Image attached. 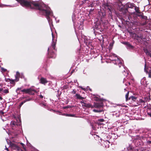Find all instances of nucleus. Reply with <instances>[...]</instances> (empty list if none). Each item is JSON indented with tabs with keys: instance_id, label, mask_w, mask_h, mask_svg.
Segmentation results:
<instances>
[{
	"instance_id": "obj_50",
	"label": "nucleus",
	"mask_w": 151,
	"mask_h": 151,
	"mask_svg": "<svg viewBox=\"0 0 151 151\" xmlns=\"http://www.w3.org/2000/svg\"><path fill=\"white\" fill-rule=\"evenodd\" d=\"M10 6V7H14V6Z\"/></svg>"
},
{
	"instance_id": "obj_9",
	"label": "nucleus",
	"mask_w": 151,
	"mask_h": 151,
	"mask_svg": "<svg viewBox=\"0 0 151 151\" xmlns=\"http://www.w3.org/2000/svg\"><path fill=\"white\" fill-rule=\"evenodd\" d=\"M122 43L126 45V47L127 49L129 50H130L132 49V45L129 42H124Z\"/></svg>"
},
{
	"instance_id": "obj_45",
	"label": "nucleus",
	"mask_w": 151,
	"mask_h": 151,
	"mask_svg": "<svg viewBox=\"0 0 151 151\" xmlns=\"http://www.w3.org/2000/svg\"><path fill=\"white\" fill-rule=\"evenodd\" d=\"M148 143L149 144H151V141H149L148 142Z\"/></svg>"
},
{
	"instance_id": "obj_35",
	"label": "nucleus",
	"mask_w": 151,
	"mask_h": 151,
	"mask_svg": "<svg viewBox=\"0 0 151 151\" xmlns=\"http://www.w3.org/2000/svg\"><path fill=\"white\" fill-rule=\"evenodd\" d=\"M139 101L141 103H145V101L141 99H139Z\"/></svg>"
},
{
	"instance_id": "obj_16",
	"label": "nucleus",
	"mask_w": 151,
	"mask_h": 151,
	"mask_svg": "<svg viewBox=\"0 0 151 151\" xmlns=\"http://www.w3.org/2000/svg\"><path fill=\"white\" fill-rule=\"evenodd\" d=\"M75 96L76 97V98L77 99H85L84 98L82 97L79 94H76Z\"/></svg>"
},
{
	"instance_id": "obj_51",
	"label": "nucleus",
	"mask_w": 151,
	"mask_h": 151,
	"mask_svg": "<svg viewBox=\"0 0 151 151\" xmlns=\"http://www.w3.org/2000/svg\"><path fill=\"white\" fill-rule=\"evenodd\" d=\"M89 90H90V91H91V89H90V88H89Z\"/></svg>"
},
{
	"instance_id": "obj_54",
	"label": "nucleus",
	"mask_w": 151,
	"mask_h": 151,
	"mask_svg": "<svg viewBox=\"0 0 151 151\" xmlns=\"http://www.w3.org/2000/svg\"><path fill=\"white\" fill-rule=\"evenodd\" d=\"M125 85L127 86V84L126 83H125Z\"/></svg>"
},
{
	"instance_id": "obj_30",
	"label": "nucleus",
	"mask_w": 151,
	"mask_h": 151,
	"mask_svg": "<svg viewBox=\"0 0 151 151\" xmlns=\"http://www.w3.org/2000/svg\"><path fill=\"white\" fill-rule=\"evenodd\" d=\"M127 5L128 6V7L129 8H132V5L131 4H127Z\"/></svg>"
},
{
	"instance_id": "obj_22",
	"label": "nucleus",
	"mask_w": 151,
	"mask_h": 151,
	"mask_svg": "<svg viewBox=\"0 0 151 151\" xmlns=\"http://www.w3.org/2000/svg\"><path fill=\"white\" fill-rule=\"evenodd\" d=\"M102 110H96V109H93V111L95 112H101L102 111Z\"/></svg>"
},
{
	"instance_id": "obj_23",
	"label": "nucleus",
	"mask_w": 151,
	"mask_h": 151,
	"mask_svg": "<svg viewBox=\"0 0 151 151\" xmlns=\"http://www.w3.org/2000/svg\"><path fill=\"white\" fill-rule=\"evenodd\" d=\"M78 28L80 29H83V27L82 24H80V25L78 27Z\"/></svg>"
},
{
	"instance_id": "obj_47",
	"label": "nucleus",
	"mask_w": 151,
	"mask_h": 151,
	"mask_svg": "<svg viewBox=\"0 0 151 151\" xmlns=\"http://www.w3.org/2000/svg\"><path fill=\"white\" fill-rule=\"evenodd\" d=\"M6 150H7V151H8V148H7L6 147Z\"/></svg>"
},
{
	"instance_id": "obj_6",
	"label": "nucleus",
	"mask_w": 151,
	"mask_h": 151,
	"mask_svg": "<svg viewBox=\"0 0 151 151\" xmlns=\"http://www.w3.org/2000/svg\"><path fill=\"white\" fill-rule=\"evenodd\" d=\"M99 14L100 15L101 14V21L102 22V23L103 24H106L107 23H108V21L107 20H106L105 22H103L105 16L106 15V14L105 12H100L99 13Z\"/></svg>"
},
{
	"instance_id": "obj_41",
	"label": "nucleus",
	"mask_w": 151,
	"mask_h": 151,
	"mask_svg": "<svg viewBox=\"0 0 151 151\" xmlns=\"http://www.w3.org/2000/svg\"><path fill=\"white\" fill-rule=\"evenodd\" d=\"M147 114L149 115L150 117H151V113L148 112L147 113Z\"/></svg>"
},
{
	"instance_id": "obj_11",
	"label": "nucleus",
	"mask_w": 151,
	"mask_h": 151,
	"mask_svg": "<svg viewBox=\"0 0 151 151\" xmlns=\"http://www.w3.org/2000/svg\"><path fill=\"white\" fill-rule=\"evenodd\" d=\"M121 71H122L123 74L124 76H127L128 73L126 68L124 66H122V68H121Z\"/></svg>"
},
{
	"instance_id": "obj_18",
	"label": "nucleus",
	"mask_w": 151,
	"mask_h": 151,
	"mask_svg": "<svg viewBox=\"0 0 151 151\" xmlns=\"http://www.w3.org/2000/svg\"><path fill=\"white\" fill-rule=\"evenodd\" d=\"M133 95H133V101H136L137 99L138 98V96L137 94L134 93Z\"/></svg>"
},
{
	"instance_id": "obj_44",
	"label": "nucleus",
	"mask_w": 151,
	"mask_h": 151,
	"mask_svg": "<svg viewBox=\"0 0 151 151\" xmlns=\"http://www.w3.org/2000/svg\"><path fill=\"white\" fill-rule=\"evenodd\" d=\"M39 96L41 98H43V96L42 95H40Z\"/></svg>"
},
{
	"instance_id": "obj_53",
	"label": "nucleus",
	"mask_w": 151,
	"mask_h": 151,
	"mask_svg": "<svg viewBox=\"0 0 151 151\" xmlns=\"http://www.w3.org/2000/svg\"><path fill=\"white\" fill-rule=\"evenodd\" d=\"M125 80V79L124 78V79L123 83H124V81Z\"/></svg>"
},
{
	"instance_id": "obj_36",
	"label": "nucleus",
	"mask_w": 151,
	"mask_h": 151,
	"mask_svg": "<svg viewBox=\"0 0 151 151\" xmlns=\"http://www.w3.org/2000/svg\"><path fill=\"white\" fill-rule=\"evenodd\" d=\"M63 115H64L65 116H69V114H64Z\"/></svg>"
},
{
	"instance_id": "obj_37",
	"label": "nucleus",
	"mask_w": 151,
	"mask_h": 151,
	"mask_svg": "<svg viewBox=\"0 0 151 151\" xmlns=\"http://www.w3.org/2000/svg\"><path fill=\"white\" fill-rule=\"evenodd\" d=\"M21 88H18L16 90V91L18 93V91L21 89Z\"/></svg>"
},
{
	"instance_id": "obj_42",
	"label": "nucleus",
	"mask_w": 151,
	"mask_h": 151,
	"mask_svg": "<svg viewBox=\"0 0 151 151\" xmlns=\"http://www.w3.org/2000/svg\"><path fill=\"white\" fill-rule=\"evenodd\" d=\"M69 115H70L69 116L73 117L74 116V114H69Z\"/></svg>"
},
{
	"instance_id": "obj_55",
	"label": "nucleus",
	"mask_w": 151,
	"mask_h": 151,
	"mask_svg": "<svg viewBox=\"0 0 151 151\" xmlns=\"http://www.w3.org/2000/svg\"><path fill=\"white\" fill-rule=\"evenodd\" d=\"M49 50V48H48V51Z\"/></svg>"
},
{
	"instance_id": "obj_12",
	"label": "nucleus",
	"mask_w": 151,
	"mask_h": 151,
	"mask_svg": "<svg viewBox=\"0 0 151 151\" xmlns=\"http://www.w3.org/2000/svg\"><path fill=\"white\" fill-rule=\"evenodd\" d=\"M103 103L102 102L94 103L93 105L94 107L96 108H100L102 107Z\"/></svg>"
},
{
	"instance_id": "obj_1",
	"label": "nucleus",
	"mask_w": 151,
	"mask_h": 151,
	"mask_svg": "<svg viewBox=\"0 0 151 151\" xmlns=\"http://www.w3.org/2000/svg\"><path fill=\"white\" fill-rule=\"evenodd\" d=\"M19 2L21 5L31 9H35L39 10L40 12L45 15L51 27L52 21L49 16H52V13L50 8L41 1H33L24 0H16Z\"/></svg>"
},
{
	"instance_id": "obj_7",
	"label": "nucleus",
	"mask_w": 151,
	"mask_h": 151,
	"mask_svg": "<svg viewBox=\"0 0 151 151\" xmlns=\"http://www.w3.org/2000/svg\"><path fill=\"white\" fill-rule=\"evenodd\" d=\"M144 71L147 74H148V77L151 78V70H148V68L146 67V64L145 63V65Z\"/></svg>"
},
{
	"instance_id": "obj_4",
	"label": "nucleus",
	"mask_w": 151,
	"mask_h": 151,
	"mask_svg": "<svg viewBox=\"0 0 151 151\" xmlns=\"http://www.w3.org/2000/svg\"><path fill=\"white\" fill-rule=\"evenodd\" d=\"M138 17H141L142 19H144L145 20H147V17L143 15V13L141 12V14L137 15V16L136 17L134 18V21H133V25H138L139 20L138 18Z\"/></svg>"
},
{
	"instance_id": "obj_58",
	"label": "nucleus",
	"mask_w": 151,
	"mask_h": 151,
	"mask_svg": "<svg viewBox=\"0 0 151 151\" xmlns=\"http://www.w3.org/2000/svg\"><path fill=\"white\" fill-rule=\"evenodd\" d=\"M132 35H134V34L133 33Z\"/></svg>"
},
{
	"instance_id": "obj_3",
	"label": "nucleus",
	"mask_w": 151,
	"mask_h": 151,
	"mask_svg": "<svg viewBox=\"0 0 151 151\" xmlns=\"http://www.w3.org/2000/svg\"><path fill=\"white\" fill-rule=\"evenodd\" d=\"M133 9H134L135 10V12H133V17L134 18L136 17L137 15L139 14H141V12L139 9V6L137 3V5L133 3Z\"/></svg>"
},
{
	"instance_id": "obj_5",
	"label": "nucleus",
	"mask_w": 151,
	"mask_h": 151,
	"mask_svg": "<svg viewBox=\"0 0 151 151\" xmlns=\"http://www.w3.org/2000/svg\"><path fill=\"white\" fill-rule=\"evenodd\" d=\"M21 91L22 92L29 93L31 95L34 94V93L36 92V90L35 89L32 88L27 89H24L21 90Z\"/></svg>"
},
{
	"instance_id": "obj_14",
	"label": "nucleus",
	"mask_w": 151,
	"mask_h": 151,
	"mask_svg": "<svg viewBox=\"0 0 151 151\" xmlns=\"http://www.w3.org/2000/svg\"><path fill=\"white\" fill-rule=\"evenodd\" d=\"M40 82L42 84H45L47 82V81L45 78H41L40 79Z\"/></svg>"
},
{
	"instance_id": "obj_8",
	"label": "nucleus",
	"mask_w": 151,
	"mask_h": 151,
	"mask_svg": "<svg viewBox=\"0 0 151 151\" xmlns=\"http://www.w3.org/2000/svg\"><path fill=\"white\" fill-rule=\"evenodd\" d=\"M52 48L54 49H55V45L56 41V38L54 36L53 33H52Z\"/></svg>"
},
{
	"instance_id": "obj_2",
	"label": "nucleus",
	"mask_w": 151,
	"mask_h": 151,
	"mask_svg": "<svg viewBox=\"0 0 151 151\" xmlns=\"http://www.w3.org/2000/svg\"><path fill=\"white\" fill-rule=\"evenodd\" d=\"M108 56L109 57V59L112 61V62L115 64H118L119 67L122 68V66H123V62L122 59L119 58L116 55L113 53H111L108 54Z\"/></svg>"
},
{
	"instance_id": "obj_27",
	"label": "nucleus",
	"mask_w": 151,
	"mask_h": 151,
	"mask_svg": "<svg viewBox=\"0 0 151 151\" xmlns=\"http://www.w3.org/2000/svg\"><path fill=\"white\" fill-rule=\"evenodd\" d=\"M84 42H85L86 43V45H87V46H88V45H89V44L90 43V42H88V41L87 40H85Z\"/></svg>"
},
{
	"instance_id": "obj_28",
	"label": "nucleus",
	"mask_w": 151,
	"mask_h": 151,
	"mask_svg": "<svg viewBox=\"0 0 151 151\" xmlns=\"http://www.w3.org/2000/svg\"><path fill=\"white\" fill-rule=\"evenodd\" d=\"M73 106H70L69 105H68L67 106H64L63 107V108L64 109H66V108H70V107H72Z\"/></svg>"
},
{
	"instance_id": "obj_10",
	"label": "nucleus",
	"mask_w": 151,
	"mask_h": 151,
	"mask_svg": "<svg viewBox=\"0 0 151 151\" xmlns=\"http://www.w3.org/2000/svg\"><path fill=\"white\" fill-rule=\"evenodd\" d=\"M102 6L105 9H108L111 13L112 8L110 6L108 5L107 3H104L102 5Z\"/></svg>"
},
{
	"instance_id": "obj_17",
	"label": "nucleus",
	"mask_w": 151,
	"mask_h": 151,
	"mask_svg": "<svg viewBox=\"0 0 151 151\" xmlns=\"http://www.w3.org/2000/svg\"><path fill=\"white\" fill-rule=\"evenodd\" d=\"M144 51L145 52L147 55L150 56L151 58V53L148 50L145 49L144 50Z\"/></svg>"
},
{
	"instance_id": "obj_40",
	"label": "nucleus",
	"mask_w": 151,
	"mask_h": 151,
	"mask_svg": "<svg viewBox=\"0 0 151 151\" xmlns=\"http://www.w3.org/2000/svg\"><path fill=\"white\" fill-rule=\"evenodd\" d=\"M137 104H133V105L136 106H137L139 104L138 103H137Z\"/></svg>"
},
{
	"instance_id": "obj_21",
	"label": "nucleus",
	"mask_w": 151,
	"mask_h": 151,
	"mask_svg": "<svg viewBox=\"0 0 151 151\" xmlns=\"http://www.w3.org/2000/svg\"><path fill=\"white\" fill-rule=\"evenodd\" d=\"M2 91L5 93H8L9 92V90L8 89H4V90L3 89Z\"/></svg>"
},
{
	"instance_id": "obj_20",
	"label": "nucleus",
	"mask_w": 151,
	"mask_h": 151,
	"mask_svg": "<svg viewBox=\"0 0 151 151\" xmlns=\"http://www.w3.org/2000/svg\"><path fill=\"white\" fill-rule=\"evenodd\" d=\"M129 93V91H128L127 92V94H126L125 98H126V101H127L130 98H132V96H131V97H129V98H128Z\"/></svg>"
},
{
	"instance_id": "obj_33",
	"label": "nucleus",
	"mask_w": 151,
	"mask_h": 151,
	"mask_svg": "<svg viewBox=\"0 0 151 151\" xmlns=\"http://www.w3.org/2000/svg\"><path fill=\"white\" fill-rule=\"evenodd\" d=\"M147 24V22L146 21L145 22H144L142 23V25L144 26V25H146Z\"/></svg>"
},
{
	"instance_id": "obj_48",
	"label": "nucleus",
	"mask_w": 151,
	"mask_h": 151,
	"mask_svg": "<svg viewBox=\"0 0 151 151\" xmlns=\"http://www.w3.org/2000/svg\"><path fill=\"white\" fill-rule=\"evenodd\" d=\"M112 58L113 59H115L114 57L113 56H112Z\"/></svg>"
},
{
	"instance_id": "obj_31",
	"label": "nucleus",
	"mask_w": 151,
	"mask_h": 151,
	"mask_svg": "<svg viewBox=\"0 0 151 151\" xmlns=\"http://www.w3.org/2000/svg\"><path fill=\"white\" fill-rule=\"evenodd\" d=\"M76 93V91L75 90V89H73L72 91L71 92V93H72V94H74L75 93Z\"/></svg>"
},
{
	"instance_id": "obj_26",
	"label": "nucleus",
	"mask_w": 151,
	"mask_h": 151,
	"mask_svg": "<svg viewBox=\"0 0 151 151\" xmlns=\"http://www.w3.org/2000/svg\"><path fill=\"white\" fill-rule=\"evenodd\" d=\"M11 123V124L13 125H15L16 124V123L14 121H12Z\"/></svg>"
},
{
	"instance_id": "obj_15",
	"label": "nucleus",
	"mask_w": 151,
	"mask_h": 151,
	"mask_svg": "<svg viewBox=\"0 0 151 151\" xmlns=\"http://www.w3.org/2000/svg\"><path fill=\"white\" fill-rule=\"evenodd\" d=\"M80 103L82 104V105L83 107H89L90 105L87 104L86 103L84 102L83 101H81Z\"/></svg>"
},
{
	"instance_id": "obj_46",
	"label": "nucleus",
	"mask_w": 151,
	"mask_h": 151,
	"mask_svg": "<svg viewBox=\"0 0 151 151\" xmlns=\"http://www.w3.org/2000/svg\"><path fill=\"white\" fill-rule=\"evenodd\" d=\"M2 99V98L0 96V100H1Z\"/></svg>"
},
{
	"instance_id": "obj_34",
	"label": "nucleus",
	"mask_w": 151,
	"mask_h": 151,
	"mask_svg": "<svg viewBox=\"0 0 151 151\" xmlns=\"http://www.w3.org/2000/svg\"><path fill=\"white\" fill-rule=\"evenodd\" d=\"M98 121L100 122H104V119H100Z\"/></svg>"
},
{
	"instance_id": "obj_25",
	"label": "nucleus",
	"mask_w": 151,
	"mask_h": 151,
	"mask_svg": "<svg viewBox=\"0 0 151 151\" xmlns=\"http://www.w3.org/2000/svg\"><path fill=\"white\" fill-rule=\"evenodd\" d=\"M8 79L9 80V81L10 82V83H12V84L14 83V81H15L14 80H12V79Z\"/></svg>"
},
{
	"instance_id": "obj_19",
	"label": "nucleus",
	"mask_w": 151,
	"mask_h": 151,
	"mask_svg": "<svg viewBox=\"0 0 151 151\" xmlns=\"http://www.w3.org/2000/svg\"><path fill=\"white\" fill-rule=\"evenodd\" d=\"M20 74L18 72H16V75L15 76L16 78V79L15 80L17 81L19 80V77Z\"/></svg>"
},
{
	"instance_id": "obj_32",
	"label": "nucleus",
	"mask_w": 151,
	"mask_h": 151,
	"mask_svg": "<svg viewBox=\"0 0 151 151\" xmlns=\"http://www.w3.org/2000/svg\"><path fill=\"white\" fill-rule=\"evenodd\" d=\"M32 100V99L31 98H30L24 101H25V102H27L28 101H30V100Z\"/></svg>"
},
{
	"instance_id": "obj_60",
	"label": "nucleus",
	"mask_w": 151,
	"mask_h": 151,
	"mask_svg": "<svg viewBox=\"0 0 151 151\" xmlns=\"http://www.w3.org/2000/svg\"><path fill=\"white\" fill-rule=\"evenodd\" d=\"M137 151H139V150H137Z\"/></svg>"
},
{
	"instance_id": "obj_29",
	"label": "nucleus",
	"mask_w": 151,
	"mask_h": 151,
	"mask_svg": "<svg viewBox=\"0 0 151 151\" xmlns=\"http://www.w3.org/2000/svg\"><path fill=\"white\" fill-rule=\"evenodd\" d=\"M25 102H26L25 101H24L21 102V103L20 104V105H19V106L20 107L22 106V105Z\"/></svg>"
},
{
	"instance_id": "obj_39",
	"label": "nucleus",
	"mask_w": 151,
	"mask_h": 151,
	"mask_svg": "<svg viewBox=\"0 0 151 151\" xmlns=\"http://www.w3.org/2000/svg\"><path fill=\"white\" fill-rule=\"evenodd\" d=\"M80 87L83 90L86 91V90L85 88H83L81 86Z\"/></svg>"
},
{
	"instance_id": "obj_38",
	"label": "nucleus",
	"mask_w": 151,
	"mask_h": 151,
	"mask_svg": "<svg viewBox=\"0 0 151 151\" xmlns=\"http://www.w3.org/2000/svg\"><path fill=\"white\" fill-rule=\"evenodd\" d=\"M90 5L91 6L93 7L94 6V3H92V4Z\"/></svg>"
},
{
	"instance_id": "obj_13",
	"label": "nucleus",
	"mask_w": 151,
	"mask_h": 151,
	"mask_svg": "<svg viewBox=\"0 0 151 151\" xmlns=\"http://www.w3.org/2000/svg\"><path fill=\"white\" fill-rule=\"evenodd\" d=\"M11 147L12 149L16 150L17 151H22V150L19 147L14 144H12Z\"/></svg>"
},
{
	"instance_id": "obj_56",
	"label": "nucleus",
	"mask_w": 151,
	"mask_h": 151,
	"mask_svg": "<svg viewBox=\"0 0 151 151\" xmlns=\"http://www.w3.org/2000/svg\"><path fill=\"white\" fill-rule=\"evenodd\" d=\"M133 113H136V112H134L133 111Z\"/></svg>"
},
{
	"instance_id": "obj_49",
	"label": "nucleus",
	"mask_w": 151,
	"mask_h": 151,
	"mask_svg": "<svg viewBox=\"0 0 151 151\" xmlns=\"http://www.w3.org/2000/svg\"><path fill=\"white\" fill-rule=\"evenodd\" d=\"M128 84H129V85H130V83L129 82L128 83Z\"/></svg>"
},
{
	"instance_id": "obj_52",
	"label": "nucleus",
	"mask_w": 151,
	"mask_h": 151,
	"mask_svg": "<svg viewBox=\"0 0 151 151\" xmlns=\"http://www.w3.org/2000/svg\"><path fill=\"white\" fill-rule=\"evenodd\" d=\"M132 117H133H133H134V118H135V116H133H133H132Z\"/></svg>"
},
{
	"instance_id": "obj_57",
	"label": "nucleus",
	"mask_w": 151,
	"mask_h": 151,
	"mask_svg": "<svg viewBox=\"0 0 151 151\" xmlns=\"http://www.w3.org/2000/svg\"><path fill=\"white\" fill-rule=\"evenodd\" d=\"M24 98H25L24 97H23L22 98V99Z\"/></svg>"
},
{
	"instance_id": "obj_24",
	"label": "nucleus",
	"mask_w": 151,
	"mask_h": 151,
	"mask_svg": "<svg viewBox=\"0 0 151 151\" xmlns=\"http://www.w3.org/2000/svg\"><path fill=\"white\" fill-rule=\"evenodd\" d=\"M1 72H5L6 71V69L3 68L1 67Z\"/></svg>"
},
{
	"instance_id": "obj_59",
	"label": "nucleus",
	"mask_w": 151,
	"mask_h": 151,
	"mask_svg": "<svg viewBox=\"0 0 151 151\" xmlns=\"http://www.w3.org/2000/svg\"><path fill=\"white\" fill-rule=\"evenodd\" d=\"M126 89L125 88V89H124V90H125Z\"/></svg>"
},
{
	"instance_id": "obj_43",
	"label": "nucleus",
	"mask_w": 151,
	"mask_h": 151,
	"mask_svg": "<svg viewBox=\"0 0 151 151\" xmlns=\"http://www.w3.org/2000/svg\"><path fill=\"white\" fill-rule=\"evenodd\" d=\"M18 119L19 120V125H20V122H21V121L20 119L19 118Z\"/></svg>"
}]
</instances>
